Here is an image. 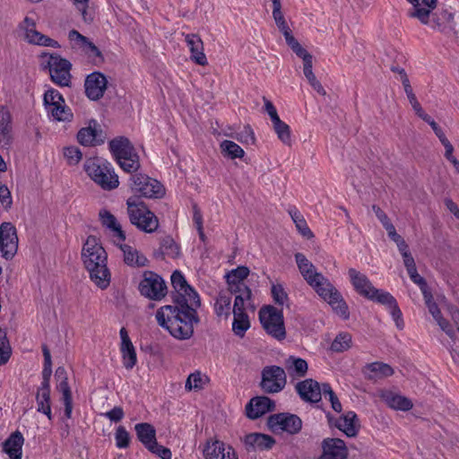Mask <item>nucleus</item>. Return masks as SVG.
I'll return each mask as SVG.
<instances>
[{
	"mask_svg": "<svg viewBox=\"0 0 459 459\" xmlns=\"http://www.w3.org/2000/svg\"><path fill=\"white\" fill-rule=\"evenodd\" d=\"M171 284L175 290L173 299L177 305L160 307L155 317L158 325L173 337L186 340L193 335L194 325L199 321L196 307L201 305L200 299L181 272L175 271L172 273Z\"/></svg>",
	"mask_w": 459,
	"mask_h": 459,
	"instance_id": "nucleus-1",
	"label": "nucleus"
},
{
	"mask_svg": "<svg viewBox=\"0 0 459 459\" xmlns=\"http://www.w3.org/2000/svg\"><path fill=\"white\" fill-rule=\"evenodd\" d=\"M295 260L307 284L332 307L336 314L345 319L348 318V307L329 280L318 273L315 265L302 253L295 254Z\"/></svg>",
	"mask_w": 459,
	"mask_h": 459,
	"instance_id": "nucleus-2",
	"label": "nucleus"
},
{
	"mask_svg": "<svg viewBox=\"0 0 459 459\" xmlns=\"http://www.w3.org/2000/svg\"><path fill=\"white\" fill-rule=\"evenodd\" d=\"M82 259L91 280L100 290H106L111 281L108 267V255L100 240L89 236L82 249Z\"/></svg>",
	"mask_w": 459,
	"mask_h": 459,
	"instance_id": "nucleus-3",
	"label": "nucleus"
},
{
	"mask_svg": "<svg viewBox=\"0 0 459 459\" xmlns=\"http://www.w3.org/2000/svg\"><path fill=\"white\" fill-rule=\"evenodd\" d=\"M87 175L102 189L113 190L119 185L118 177L111 164L98 158L89 159L84 163Z\"/></svg>",
	"mask_w": 459,
	"mask_h": 459,
	"instance_id": "nucleus-4",
	"label": "nucleus"
},
{
	"mask_svg": "<svg viewBox=\"0 0 459 459\" xmlns=\"http://www.w3.org/2000/svg\"><path fill=\"white\" fill-rule=\"evenodd\" d=\"M108 145L110 152L124 171L133 173L138 170L140 168L139 156L127 138H115L109 142Z\"/></svg>",
	"mask_w": 459,
	"mask_h": 459,
	"instance_id": "nucleus-5",
	"label": "nucleus"
},
{
	"mask_svg": "<svg viewBox=\"0 0 459 459\" xmlns=\"http://www.w3.org/2000/svg\"><path fill=\"white\" fill-rule=\"evenodd\" d=\"M126 205L131 223L139 230L152 233L158 229L157 216L143 202H138L135 197H130L126 201Z\"/></svg>",
	"mask_w": 459,
	"mask_h": 459,
	"instance_id": "nucleus-6",
	"label": "nucleus"
},
{
	"mask_svg": "<svg viewBox=\"0 0 459 459\" xmlns=\"http://www.w3.org/2000/svg\"><path fill=\"white\" fill-rule=\"evenodd\" d=\"M259 320L265 332L277 340H283L286 336L283 314L281 309L268 305L259 311Z\"/></svg>",
	"mask_w": 459,
	"mask_h": 459,
	"instance_id": "nucleus-7",
	"label": "nucleus"
},
{
	"mask_svg": "<svg viewBox=\"0 0 459 459\" xmlns=\"http://www.w3.org/2000/svg\"><path fill=\"white\" fill-rule=\"evenodd\" d=\"M248 274L249 269L247 266H238L229 272L225 276L228 285L226 290L235 295V298L240 297L242 301H249L252 291L245 282Z\"/></svg>",
	"mask_w": 459,
	"mask_h": 459,
	"instance_id": "nucleus-8",
	"label": "nucleus"
},
{
	"mask_svg": "<svg viewBox=\"0 0 459 459\" xmlns=\"http://www.w3.org/2000/svg\"><path fill=\"white\" fill-rule=\"evenodd\" d=\"M44 105L48 116L56 121H70L71 110L65 106L63 96L57 90L49 89L44 94Z\"/></svg>",
	"mask_w": 459,
	"mask_h": 459,
	"instance_id": "nucleus-9",
	"label": "nucleus"
},
{
	"mask_svg": "<svg viewBox=\"0 0 459 459\" xmlns=\"http://www.w3.org/2000/svg\"><path fill=\"white\" fill-rule=\"evenodd\" d=\"M130 186L136 195L146 198H160L164 194L162 185L158 180L144 174L133 175Z\"/></svg>",
	"mask_w": 459,
	"mask_h": 459,
	"instance_id": "nucleus-10",
	"label": "nucleus"
},
{
	"mask_svg": "<svg viewBox=\"0 0 459 459\" xmlns=\"http://www.w3.org/2000/svg\"><path fill=\"white\" fill-rule=\"evenodd\" d=\"M139 291L150 299L161 300L167 295V285L159 274L147 271L139 283Z\"/></svg>",
	"mask_w": 459,
	"mask_h": 459,
	"instance_id": "nucleus-11",
	"label": "nucleus"
},
{
	"mask_svg": "<svg viewBox=\"0 0 459 459\" xmlns=\"http://www.w3.org/2000/svg\"><path fill=\"white\" fill-rule=\"evenodd\" d=\"M420 22L445 34H451L455 30L454 13L448 8L431 9L429 11L428 18Z\"/></svg>",
	"mask_w": 459,
	"mask_h": 459,
	"instance_id": "nucleus-12",
	"label": "nucleus"
},
{
	"mask_svg": "<svg viewBox=\"0 0 459 459\" xmlns=\"http://www.w3.org/2000/svg\"><path fill=\"white\" fill-rule=\"evenodd\" d=\"M285 370L279 366H267L262 371L261 387L267 394L281 392L286 385Z\"/></svg>",
	"mask_w": 459,
	"mask_h": 459,
	"instance_id": "nucleus-13",
	"label": "nucleus"
},
{
	"mask_svg": "<svg viewBox=\"0 0 459 459\" xmlns=\"http://www.w3.org/2000/svg\"><path fill=\"white\" fill-rule=\"evenodd\" d=\"M268 426L273 433L285 431L293 435L300 431L302 420L295 414L278 413L269 417Z\"/></svg>",
	"mask_w": 459,
	"mask_h": 459,
	"instance_id": "nucleus-14",
	"label": "nucleus"
},
{
	"mask_svg": "<svg viewBox=\"0 0 459 459\" xmlns=\"http://www.w3.org/2000/svg\"><path fill=\"white\" fill-rule=\"evenodd\" d=\"M18 236L15 227L11 222L0 225V252L5 260H12L18 250Z\"/></svg>",
	"mask_w": 459,
	"mask_h": 459,
	"instance_id": "nucleus-15",
	"label": "nucleus"
},
{
	"mask_svg": "<svg viewBox=\"0 0 459 459\" xmlns=\"http://www.w3.org/2000/svg\"><path fill=\"white\" fill-rule=\"evenodd\" d=\"M368 299L384 305L386 309L389 310L396 327L400 330L403 329L404 322L403 319L402 311L399 308L395 299L389 292L383 290L375 289L372 293V297H369Z\"/></svg>",
	"mask_w": 459,
	"mask_h": 459,
	"instance_id": "nucleus-16",
	"label": "nucleus"
},
{
	"mask_svg": "<svg viewBox=\"0 0 459 459\" xmlns=\"http://www.w3.org/2000/svg\"><path fill=\"white\" fill-rule=\"evenodd\" d=\"M71 66L68 59H49L45 68H48L53 82L59 86H68L71 79Z\"/></svg>",
	"mask_w": 459,
	"mask_h": 459,
	"instance_id": "nucleus-17",
	"label": "nucleus"
},
{
	"mask_svg": "<svg viewBox=\"0 0 459 459\" xmlns=\"http://www.w3.org/2000/svg\"><path fill=\"white\" fill-rule=\"evenodd\" d=\"M242 301L240 297L235 298L232 313V331L239 337H243L246 332L250 328V320L248 315L246 313V303Z\"/></svg>",
	"mask_w": 459,
	"mask_h": 459,
	"instance_id": "nucleus-18",
	"label": "nucleus"
},
{
	"mask_svg": "<svg viewBox=\"0 0 459 459\" xmlns=\"http://www.w3.org/2000/svg\"><path fill=\"white\" fill-rule=\"evenodd\" d=\"M204 459H238L235 450L221 440H209L204 448Z\"/></svg>",
	"mask_w": 459,
	"mask_h": 459,
	"instance_id": "nucleus-19",
	"label": "nucleus"
},
{
	"mask_svg": "<svg viewBox=\"0 0 459 459\" xmlns=\"http://www.w3.org/2000/svg\"><path fill=\"white\" fill-rule=\"evenodd\" d=\"M106 77L98 72L91 73L86 77L84 82L86 96L91 100H100L107 89Z\"/></svg>",
	"mask_w": 459,
	"mask_h": 459,
	"instance_id": "nucleus-20",
	"label": "nucleus"
},
{
	"mask_svg": "<svg viewBox=\"0 0 459 459\" xmlns=\"http://www.w3.org/2000/svg\"><path fill=\"white\" fill-rule=\"evenodd\" d=\"M323 454L318 459H347L348 449L340 438H325L322 441Z\"/></svg>",
	"mask_w": 459,
	"mask_h": 459,
	"instance_id": "nucleus-21",
	"label": "nucleus"
},
{
	"mask_svg": "<svg viewBox=\"0 0 459 459\" xmlns=\"http://www.w3.org/2000/svg\"><path fill=\"white\" fill-rule=\"evenodd\" d=\"M295 389L300 398L305 402L316 403L321 400V387L319 383L312 378L299 382Z\"/></svg>",
	"mask_w": 459,
	"mask_h": 459,
	"instance_id": "nucleus-22",
	"label": "nucleus"
},
{
	"mask_svg": "<svg viewBox=\"0 0 459 459\" xmlns=\"http://www.w3.org/2000/svg\"><path fill=\"white\" fill-rule=\"evenodd\" d=\"M274 402L267 396H258L252 398L246 406L247 416L249 419L255 420L268 411H273Z\"/></svg>",
	"mask_w": 459,
	"mask_h": 459,
	"instance_id": "nucleus-23",
	"label": "nucleus"
},
{
	"mask_svg": "<svg viewBox=\"0 0 459 459\" xmlns=\"http://www.w3.org/2000/svg\"><path fill=\"white\" fill-rule=\"evenodd\" d=\"M119 334L121 338L120 352L123 365L126 369H132L137 363L135 349L125 327L120 329Z\"/></svg>",
	"mask_w": 459,
	"mask_h": 459,
	"instance_id": "nucleus-24",
	"label": "nucleus"
},
{
	"mask_svg": "<svg viewBox=\"0 0 459 459\" xmlns=\"http://www.w3.org/2000/svg\"><path fill=\"white\" fill-rule=\"evenodd\" d=\"M68 39L73 44V48L80 49L83 54L89 56L102 57L100 50L95 44L76 30L69 31Z\"/></svg>",
	"mask_w": 459,
	"mask_h": 459,
	"instance_id": "nucleus-25",
	"label": "nucleus"
},
{
	"mask_svg": "<svg viewBox=\"0 0 459 459\" xmlns=\"http://www.w3.org/2000/svg\"><path fill=\"white\" fill-rule=\"evenodd\" d=\"M99 216L101 224L111 231L114 243L119 244L124 242L126 239V234L122 230V228L116 217L105 209L100 211Z\"/></svg>",
	"mask_w": 459,
	"mask_h": 459,
	"instance_id": "nucleus-26",
	"label": "nucleus"
},
{
	"mask_svg": "<svg viewBox=\"0 0 459 459\" xmlns=\"http://www.w3.org/2000/svg\"><path fill=\"white\" fill-rule=\"evenodd\" d=\"M348 274L354 289L359 294L367 299L372 297V293L376 288L365 274L354 268L349 269Z\"/></svg>",
	"mask_w": 459,
	"mask_h": 459,
	"instance_id": "nucleus-27",
	"label": "nucleus"
},
{
	"mask_svg": "<svg viewBox=\"0 0 459 459\" xmlns=\"http://www.w3.org/2000/svg\"><path fill=\"white\" fill-rule=\"evenodd\" d=\"M411 4V7L408 10L407 14L411 18L423 21L428 18L429 11L435 9L437 6V0H406Z\"/></svg>",
	"mask_w": 459,
	"mask_h": 459,
	"instance_id": "nucleus-28",
	"label": "nucleus"
},
{
	"mask_svg": "<svg viewBox=\"0 0 459 459\" xmlns=\"http://www.w3.org/2000/svg\"><path fill=\"white\" fill-rule=\"evenodd\" d=\"M13 116L6 106H0V143L9 145L12 143Z\"/></svg>",
	"mask_w": 459,
	"mask_h": 459,
	"instance_id": "nucleus-29",
	"label": "nucleus"
},
{
	"mask_svg": "<svg viewBox=\"0 0 459 459\" xmlns=\"http://www.w3.org/2000/svg\"><path fill=\"white\" fill-rule=\"evenodd\" d=\"M124 254V262L132 267H143L148 264L146 256L135 248L128 245H123L122 242L117 244Z\"/></svg>",
	"mask_w": 459,
	"mask_h": 459,
	"instance_id": "nucleus-30",
	"label": "nucleus"
},
{
	"mask_svg": "<svg viewBox=\"0 0 459 459\" xmlns=\"http://www.w3.org/2000/svg\"><path fill=\"white\" fill-rule=\"evenodd\" d=\"M99 133L96 128V122H91L87 127L82 128L77 134L78 142L84 146H92L103 143V139L99 138Z\"/></svg>",
	"mask_w": 459,
	"mask_h": 459,
	"instance_id": "nucleus-31",
	"label": "nucleus"
},
{
	"mask_svg": "<svg viewBox=\"0 0 459 459\" xmlns=\"http://www.w3.org/2000/svg\"><path fill=\"white\" fill-rule=\"evenodd\" d=\"M227 290H221L214 299L213 309L218 317L228 319L231 310V296Z\"/></svg>",
	"mask_w": 459,
	"mask_h": 459,
	"instance_id": "nucleus-32",
	"label": "nucleus"
},
{
	"mask_svg": "<svg viewBox=\"0 0 459 459\" xmlns=\"http://www.w3.org/2000/svg\"><path fill=\"white\" fill-rule=\"evenodd\" d=\"M381 398L386 403V404L394 409L407 411L413 406L411 401L405 396L394 394L390 391L383 392Z\"/></svg>",
	"mask_w": 459,
	"mask_h": 459,
	"instance_id": "nucleus-33",
	"label": "nucleus"
},
{
	"mask_svg": "<svg viewBox=\"0 0 459 459\" xmlns=\"http://www.w3.org/2000/svg\"><path fill=\"white\" fill-rule=\"evenodd\" d=\"M24 438L21 432L12 434L4 444V450L10 459H22V447Z\"/></svg>",
	"mask_w": 459,
	"mask_h": 459,
	"instance_id": "nucleus-34",
	"label": "nucleus"
},
{
	"mask_svg": "<svg viewBox=\"0 0 459 459\" xmlns=\"http://www.w3.org/2000/svg\"><path fill=\"white\" fill-rule=\"evenodd\" d=\"M245 444L254 449L268 450L275 444V440L269 435L251 433L246 436Z\"/></svg>",
	"mask_w": 459,
	"mask_h": 459,
	"instance_id": "nucleus-35",
	"label": "nucleus"
},
{
	"mask_svg": "<svg viewBox=\"0 0 459 459\" xmlns=\"http://www.w3.org/2000/svg\"><path fill=\"white\" fill-rule=\"evenodd\" d=\"M285 367L290 377L293 378L305 377L308 369L307 363L305 359L293 356L289 357L285 360Z\"/></svg>",
	"mask_w": 459,
	"mask_h": 459,
	"instance_id": "nucleus-36",
	"label": "nucleus"
},
{
	"mask_svg": "<svg viewBox=\"0 0 459 459\" xmlns=\"http://www.w3.org/2000/svg\"><path fill=\"white\" fill-rule=\"evenodd\" d=\"M357 415L353 411H348L339 418L336 422V427L342 431L347 437H355L358 433V427L356 424Z\"/></svg>",
	"mask_w": 459,
	"mask_h": 459,
	"instance_id": "nucleus-37",
	"label": "nucleus"
},
{
	"mask_svg": "<svg viewBox=\"0 0 459 459\" xmlns=\"http://www.w3.org/2000/svg\"><path fill=\"white\" fill-rule=\"evenodd\" d=\"M138 439L146 448L156 441V430L150 423H138L134 426Z\"/></svg>",
	"mask_w": 459,
	"mask_h": 459,
	"instance_id": "nucleus-38",
	"label": "nucleus"
},
{
	"mask_svg": "<svg viewBox=\"0 0 459 459\" xmlns=\"http://www.w3.org/2000/svg\"><path fill=\"white\" fill-rule=\"evenodd\" d=\"M316 67V64L313 59H304L303 73L307 80L308 81L311 87L320 95L325 96L326 94L324 87L318 80H316L313 68Z\"/></svg>",
	"mask_w": 459,
	"mask_h": 459,
	"instance_id": "nucleus-39",
	"label": "nucleus"
},
{
	"mask_svg": "<svg viewBox=\"0 0 459 459\" xmlns=\"http://www.w3.org/2000/svg\"><path fill=\"white\" fill-rule=\"evenodd\" d=\"M36 401L38 405V411L47 415L48 420H52L50 388L39 387L37 392Z\"/></svg>",
	"mask_w": 459,
	"mask_h": 459,
	"instance_id": "nucleus-40",
	"label": "nucleus"
},
{
	"mask_svg": "<svg viewBox=\"0 0 459 459\" xmlns=\"http://www.w3.org/2000/svg\"><path fill=\"white\" fill-rule=\"evenodd\" d=\"M368 377L369 379H379L390 377L394 374V369L385 363L373 362L367 366Z\"/></svg>",
	"mask_w": 459,
	"mask_h": 459,
	"instance_id": "nucleus-41",
	"label": "nucleus"
},
{
	"mask_svg": "<svg viewBox=\"0 0 459 459\" xmlns=\"http://www.w3.org/2000/svg\"><path fill=\"white\" fill-rule=\"evenodd\" d=\"M289 213L294 221L297 230L299 232L307 238H311L314 237L312 231L308 228L307 221H305L302 214L296 208H291L289 211Z\"/></svg>",
	"mask_w": 459,
	"mask_h": 459,
	"instance_id": "nucleus-42",
	"label": "nucleus"
},
{
	"mask_svg": "<svg viewBox=\"0 0 459 459\" xmlns=\"http://www.w3.org/2000/svg\"><path fill=\"white\" fill-rule=\"evenodd\" d=\"M186 43L191 52L190 57H205L204 53V44L198 35L187 34L186 36Z\"/></svg>",
	"mask_w": 459,
	"mask_h": 459,
	"instance_id": "nucleus-43",
	"label": "nucleus"
},
{
	"mask_svg": "<svg viewBox=\"0 0 459 459\" xmlns=\"http://www.w3.org/2000/svg\"><path fill=\"white\" fill-rule=\"evenodd\" d=\"M220 146L222 154L230 159L242 158L245 155L244 150L232 141L224 140Z\"/></svg>",
	"mask_w": 459,
	"mask_h": 459,
	"instance_id": "nucleus-44",
	"label": "nucleus"
},
{
	"mask_svg": "<svg viewBox=\"0 0 459 459\" xmlns=\"http://www.w3.org/2000/svg\"><path fill=\"white\" fill-rule=\"evenodd\" d=\"M273 3V17L278 29L282 32L283 35L287 32H290L284 16L281 13V0H271Z\"/></svg>",
	"mask_w": 459,
	"mask_h": 459,
	"instance_id": "nucleus-45",
	"label": "nucleus"
},
{
	"mask_svg": "<svg viewBox=\"0 0 459 459\" xmlns=\"http://www.w3.org/2000/svg\"><path fill=\"white\" fill-rule=\"evenodd\" d=\"M351 335L348 333H340L331 344V350L335 352H343L351 346Z\"/></svg>",
	"mask_w": 459,
	"mask_h": 459,
	"instance_id": "nucleus-46",
	"label": "nucleus"
},
{
	"mask_svg": "<svg viewBox=\"0 0 459 459\" xmlns=\"http://www.w3.org/2000/svg\"><path fill=\"white\" fill-rule=\"evenodd\" d=\"M23 24L26 39L29 43L37 45L42 33L35 29V22L30 17H25Z\"/></svg>",
	"mask_w": 459,
	"mask_h": 459,
	"instance_id": "nucleus-47",
	"label": "nucleus"
},
{
	"mask_svg": "<svg viewBox=\"0 0 459 459\" xmlns=\"http://www.w3.org/2000/svg\"><path fill=\"white\" fill-rule=\"evenodd\" d=\"M403 91H404V92H405V94L407 96L408 101L411 105V108L414 110V112L416 113V115L419 117H420L421 119L422 118H426V116L428 114L422 108V107H421L420 103L419 102L415 93L413 92V90H412V87L411 86V84L405 85V87H403Z\"/></svg>",
	"mask_w": 459,
	"mask_h": 459,
	"instance_id": "nucleus-48",
	"label": "nucleus"
},
{
	"mask_svg": "<svg viewBox=\"0 0 459 459\" xmlns=\"http://www.w3.org/2000/svg\"><path fill=\"white\" fill-rule=\"evenodd\" d=\"M273 126L278 138L284 143L290 145L291 143L290 126L281 118L273 122Z\"/></svg>",
	"mask_w": 459,
	"mask_h": 459,
	"instance_id": "nucleus-49",
	"label": "nucleus"
},
{
	"mask_svg": "<svg viewBox=\"0 0 459 459\" xmlns=\"http://www.w3.org/2000/svg\"><path fill=\"white\" fill-rule=\"evenodd\" d=\"M56 376L59 381V383L57 385V389L63 394L62 399L71 398L72 397L71 389H70L68 382H67V377H65V369L63 368H58L56 371Z\"/></svg>",
	"mask_w": 459,
	"mask_h": 459,
	"instance_id": "nucleus-50",
	"label": "nucleus"
},
{
	"mask_svg": "<svg viewBox=\"0 0 459 459\" xmlns=\"http://www.w3.org/2000/svg\"><path fill=\"white\" fill-rule=\"evenodd\" d=\"M288 46L292 51L298 56V57H312L307 50L298 42V40L292 36L291 31L283 35Z\"/></svg>",
	"mask_w": 459,
	"mask_h": 459,
	"instance_id": "nucleus-51",
	"label": "nucleus"
},
{
	"mask_svg": "<svg viewBox=\"0 0 459 459\" xmlns=\"http://www.w3.org/2000/svg\"><path fill=\"white\" fill-rule=\"evenodd\" d=\"M11 347L6 337V332L0 328V365L4 364L10 358Z\"/></svg>",
	"mask_w": 459,
	"mask_h": 459,
	"instance_id": "nucleus-52",
	"label": "nucleus"
},
{
	"mask_svg": "<svg viewBox=\"0 0 459 459\" xmlns=\"http://www.w3.org/2000/svg\"><path fill=\"white\" fill-rule=\"evenodd\" d=\"M272 297L273 301L280 306H288V294L286 293L284 288L281 284H273L271 288Z\"/></svg>",
	"mask_w": 459,
	"mask_h": 459,
	"instance_id": "nucleus-53",
	"label": "nucleus"
},
{
	"mask_svg": "<svg viewBox=\"0 0 459 459\" xmlns=\"http://www.w3.org/2000/svg\"><path fill=\"white\" fill-rule=\"evenodd\" d=\"M116 446L126 448L130 444V435L124 426H118L115 433Z\"/></svg>",
	"mask_w": 459,
	"mask_h": 459,
	"instance_id": "nucleus-54",
	"label": "nucleus"
},
{
	"mask_svg": "<svg viewBox=\"0 0 459 459\" xmlns=\"http://www.w3.org/2000/svg\"><path fill=\"white\" fill-rule=\"evenodd\" d=\"M204 384V378L200 372H195L188 376L186 382V389L199 390L203 388Z\"/></svg>",
	"mask_w": 459,
	"mask_h": 459,
	"instance_id": "nucleus-55",
	"label": "nucleus"
},
{
	"mask_svg": "<svg viewBox=\"0 0 459 459\" xmlns=\"http://www.w3.org/2000/svg\"><path fill=\"white\" fill-rule=\"evenodd\" d=\"M64 156L70 165H75L82 160V152L75 146H69L64 149Z\"/></svg>",
	"mask_w": 459,
	"mask_h": 459,
	"instance_id": "nucleus-56",
	"label": "nucleus"
},
{
	"mask_svg": "<svg viewBox=\"0 0 459 459\" xmlns=\"http://www.w3.org/2000/svg\"><path fill=\"white\" fill-rule=\"evenodd\" d=\"M423 297L425 299L426 306L429 313L432 315L433 318L436 320L437 318L441 316V312L437 305L433 301V297L428 290H423Z\"/></svg>",
	"mask_w": 459,
	"mask_h": 459,
	"instance_id": "nucleus-57",
	"label": "nucleus"
},
{
	"mask_svg": "<svg viewBox=\"0 0 459 459\" xmlns=\"http://www.w3.org/2000/svg\"><path fill=\"white\" fill-rule=\"evenodd\" d=\"M193 221H194L195 226L198 231L200 239L202 241H204L205 235H204V228H203V215L201 213L200 209L197 207L196 204H195L193 206Z\"/></svg>",
	"mask_w": 459,
	"mask_h": 459,
	"instance_id": "nucleus-58",
	"label": "nucleus"
},
{
	"mask_svg": "<svg viewBox=\"0 0 459 459\" xmlns=\"http://www.w3.org/2000/svg\"><path fill=\"white\" fill-rule=\"evenodd\" d=\"M236 139L242 143H254L255 141L254 132L249 126H244V129L238 133Z\"/></svg>",
	"mask_w": 459,
	"mask_h": 459,
	"instance_id": "nucleus-59",
	"label": "nucleus"
},
{
	"mask_svg": "<svg viewBox=\"0 0 459 459\" xmlns=\"http://www.w3.org/2000/svg\"><path fill=\"white\" fill-rule=\"evenodd\" d=\"M161 248L164 254L171 257H176L179 255V247L173 239H165L162 243Z\"/></svg>",
	"mask_w": 459,
	"mask_h": 459,
	"instance_id": "nucleus-60",
	"label": "nucleus"
},
{
	"mask_svg": "<svg viewBox=\"0 0 459 459\" xmlns=\"http://www.w3.org/2000/svg\"><path fill=\"white\" fill-rule=\"evenodd\" d=\"M151 448H147L152 454L157 455L161 459H171V452L169 448L160 446L155 441L150 446Z\"/></svg>",
	"mask_w": 459,
	"mask_h": 459,
	"instance_id": "nucleus-61",
	"label": "nucleus"
},
{
	"mask_svg": "<svg viewBox=\"0 0 459 459\" xmlns=\"http://www.w3.org/2000/svg\"><path fill=\"white\" fill-rule=\"evenodd\" d=\"M0 202L6 210L10 209L13 204L11 192L4 184H0Z\"/></svg>",
	"mask_w": 459,
	"mask_h": 459,
	"instance_id": "nucleus-62",
	"label": "nucleus"
},
{
	"mask_svg": "<svg viewBox=\"0 0 459 459\" xmlns=\"http://www.w3.org/2000/svg\"><path fill=\"white\" fill-rule=\"evenodd\" d=\"M124 411L121 407L116 406L112 410L105 412L104 417L108 418L110 421L118 422L124 418Z\"/></svg>",
	"mask_w": 459,
	"mask_h": 459,
	"instance_id": "nucleus-63",
	"label": "nucleus"
},
{
	"mask_svg": "<svg viewBox=\"0 0 459 459\" xmlns=\"http://www.w3.org/2000/svg\"><path fill=\"white\" fill-rule=\"evenodd\" d=\"M423 121L427 122L430 126L431 128L433 129L435 134L437 136V138L439 139V141L442 143L446 140H447V138L446 137L443 130L438 126V125L431 118V117L429 115H427L426 116V118H422Z\"/></svg>",
	"mask_w": 459,
	"mask_h": 459,
	"instance_id": "nucleus-64",
	"label": "nucleus"
}]
</instances>
